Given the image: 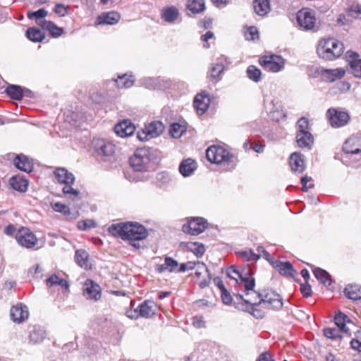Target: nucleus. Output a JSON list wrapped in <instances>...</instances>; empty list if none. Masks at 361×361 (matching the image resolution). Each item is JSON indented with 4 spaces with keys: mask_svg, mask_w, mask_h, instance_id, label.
Segmentation results:
<instances>
[{
    "mask_svg": "<svg viewBox=\"0 0 361 361\" xmlns=\"http://www.w3.org/2000/svg\"><path fill=\"white\" fill-rule=\"evenodd\" d=\"M224 66L222 63H216L212 65L209 71L211 78L215 81H218L221 78L224 73Z\"/></svg>",
    "mask_w": 361,
    "mask_h": 361,
    "instance_id": "79ce46f5",
    "label": "nucleus"
},
{
    "mask_svg": "<svg viewBox=\"0 0 361 361\" xmlns=\"http://www.w3.org/2000/svg\"><path fill=\"white\" fill-rule=\"evenodd\" d=\"M269 117L271 120L276 122H279L285 118L286 114L281 105H276V111H271Z\"/></svg>",
    "mask_w": 361,
    "mask_h": 361,
    "instance_id": "de8ad7c7",
    "label": "nucleus"
},
{
    "mask_svg": "<svg viewBox=\"0 0 361 361\" xmlns=\"http://www.w3.org/2000/svg\"><path fill=\"white\" fill-rule=\"evenodd\" d=\"M13 164L18 169L25 173L32 172L34 168L32 159L23 154L15 157Z\"/></svg>",
    "mask_w": 361,
    "mask_h": 361,
    "instance_id": "4468645a",
    "label": "nucleus"
},
{
    "mask_svg": "<svg viewBox=\"0 0 361 361\" xmlns=\"http://www.w3.org/2000/svg\"><path fill=\"white\" fill-rule=\"evenodd\" d=\"M6 92L10 98L15 100H20L23 97V88L17 85H9Z\"/></svg>",
    "mask_w": 361,
    "mask_h": 361,
    "instance_id": "e433bc0d",
    "label": "nucleus"
},
{
    "mask_svg": "<svg viewBox=\"0 0 361 361\" xmlns=\"http://www.w3.org/2000/svg\"><path fill=\"white\" fill-rule=\"evenodd\" d=\"M47 11L44 8H39L36 11H30L27 13L29 19H35L36 23L42 21V18H45L47 16Z\"/></svg>",
    "mask_w": 361,
    "mask_h": 361,
    "instance_id": "8fccbe9b",
    "label": "nucleus"
},
{
    "mask_svg": "<svg viewBox=\"0 0 361 361\" xmlns=\"http://www.w3.org/2000/svg\"><path fill=\"white\" fill-rule=\"evenodd\" d=\"M345 295L353 300L361 299V286L358 284H349L344 289Z\"/></svg>",
    "mask_w": 361,
    "mask_h": 361,
    "instance_id": "f704fd0d",
    "label": "nucleus"
},
{
    "mask_svg": "<svg viewBox=\"0 0 361 361\" xmlns=\"http://www.w3.org/2000/svg\"><path fill=\"white\" fill-rule=\"evenodd\" d=\"M153 158V152L149 148L142 147L135 150L129 162L135 171L143 173L148 171Z\"/></svg>",
    "mask_w": 361,
    "mask_h": 361,
    "instance_id": "20e7f679",
    "label": "nucleus"
},
{
    "mask_svg": "<svg viewBox=\"0 0 361 361\" xmlns=\"http://www.w3.org/2000/svg\"><path fill=\"white\" fill-rule=\"evenodd\" d=\"M195 274L196 276L200 277L203 274H207L208 275V273H210L207 267L206 264L203 262L197 261V264L196 267L195 268Z\"/></svg>",
    "mask_w": 361,
    "mask_h": 361,
    "instance_id": "bf43d9fd",
    "label": "nucleus"
},
{
    "mask_svg": "<svg viewBox=\"0 0 361 361\" xmlns=\"http://www.w3.org/2000/svg\"><path fill=\"white\" fill-rule=\"evenodd\" d=\"M255 12L259 16H265L271 11L270 0H255L253 2Z\"/></svg>",
    "mask_w": 361,
    "mask_h": 361,
    "instance_id": "bb28decb",
    "label": "nucleus"
},
{
    "mask_svg": "<svg viewBox=\"0 0 361 361\" xmlns=\"http://www.w3.org/2000/svg\"><path fill=\"white\" fill-rule=\"evenodd\" d=\"M241 255L247 260V261H257L258 260L261 255L255 253L252 250H245L241 252Z\"/></svg>",
    "mask_w": 361,
    "mask_h": 361,
    "instance_id": "052dcab7",
    "label": "nucleus"
},
{
    "mask_svg": "<svg viewBox=\"0 0 361 361\" xmlns=\"http://www.w3.org/2000/svg\"><path fill=\"white\" fill-rule=\"evenodd\" d=\"M245 37L247 40L254 41L259 38V31L255 26L249 27L245 32Z\"/></svg>",
    "mask_w": 361,
    "mask_h": 361,
    "instance_id": "603ef678",
    "label": "nucleus"
},
{
    "mask_svg": "<svg viewBox=\"0 0 361 361\" xmlns=\"http://www.w3.org/2000/svg\"><path fill=\"white\" fill-rule=\"evenodd\" d=\"M207 160L216 164H220L226 161V149L220 146H211L206 150Z\"/></svg>",
    "mask_w": 361,
    "mask_h": 361,
    "instance_id": "ddd939ff",
    "label": "nucleus"
},
{
    "mask_svg": "<svg viewBox=\"0 0 361 361\" xmlns=\"http://www.w3.org/2000/svg\"><path fill=\"white\" fill-rule=\"evenodd\" d=\"M109 232L114 236L130 241L142 240L148 235V232L144 226L137 222L130 221L112 224L109 228Z\"/></svg>",
    "mask_w": 361,
    "mask_h": 361,
    "instance_id": "f03ea898",
    "label": "nucleus"
},
{
    "mask_svg": "<svg viewBox=\"0 0 361 361\" xmlns=\"http://www.w3.org/2000/svg\"><path fill=\"white\" fill-rule=\"evenodd\" d=\"M132 76H128L126 74L118 76L116 80H114L118 88H128L130 87L134 82V80L131 78Z\"/></svg>",
    "mask_w": 361,
    "mask_h": 361,
    "instance_id": "c03bdc74",
    "label": "nucleus"
},
{
    "mask_svg": "<svg viewBox=\"0 0 361 361\" xmlns=\"http://www.w3.org/2000/svg\"><path fill=\"white\" fill-rule=\"evenodd\" d=\"M296 141L300 147H310L314 142L310 132H300L296 134Z\"/></svg>",
    "mask_w": 361,
    "mask_h": 361,
    "instance_id": "2f4dec72",
    "label": "nucleus"
},
{
    "mask_svg": "<svg viewBox=\"0 0 361 361\" xmlns=\"http://www.w3.org/2000/svg\"><path fill=\"white\" fill-rule=\"evenodd\" d=\"M348 13L353 18L361 19V6L359 4L353 5L348 8Z\"/></svg>",
    "mask_w": 361,
    "mask_h": 361,
    "instance_id": "4d7b16f0",
    "label": "nucleus"
},
{
    "mask_svg": "<svg viewBox=\"0 0 361 361\" xmlns=\"http://www.w3.org/2000/svg\"><path fill=\"white\" fill-rule=\"evenodd\" d=\"M93 148L97 159L102 161H111L114 159L116 146L112 142L97 139L93 141Z\"/></svg>",
    "mask_w": 361,
    "mask_h": 361,
    "instance_id": "423d86ee",
    "label": "nucleus"
},
{
    "mask_svg": "<svg viewBox=\"0 0 361 361\" xmlns=\"http://www.w3.org/2000/svg\"><path fill=\"white\" fill-rule=\"evenodd\" d=\"M135 127L129 120H124L114 127L115 133L121 137L130 136L135 132Z\"/></svg>",
    "mask_w": 361,
    "mask_h": 361,
    "instance_id": "a211bd4d",
    "label": "nucleus"
},
{
    "mask_svg": "<svg viewBox=\"0 0 361 361\" xmlns=\"http://www.w3.org/2000/svg\"><path fill=\"white\" fill-rule=\"evenodd\" d=\"M212 39H214V35L212 31H207L204 35H202L201 36V40L204 42L203 47L209 49L210 47L209 40Z\"/></svg>",
    "mask_w": 361,
    "mask_h": 361,
    "instance_id": "680f3d73",
    "label": "nucleus"
},
{
    "mask_svg": "<svg viewBox=\"0 0 361 361\" xmlns=\"http://www.w3.org/2000/svg\"><path fill=\"white\" fill-rule=\"evenodd\" d=\"M10 314L13 322L20 323L28 318V308L22 304L16 305L11 309Z\"/></svg>",
    "mask_w": 361,
    "mask_h": 361,
    "instance_id": "6ab92c4d",
    "label": "nucleus"
},
{
    "mask_svg": "<svg viewBox=\"0 0 361 361\" xmlns=\"http://www.w3.org/2000/svg\"><path fill=\"white\" fill-rule=\"evenodd\" d=\"M272 266L282 276L293 278L294 274L297 273V271L294 269L292 264L288 261L281 262L274 260V262H272Z\"/></svg>",
    "mask_w": 361,
    "mask_h": 361,
    "instance_id": "f3484780",
    "label": "nucleus"
},
{
    "mask_svg": "<svg viewBox=\"0 0 361 361\" xmlns=\"http://www.w3.org/2000/svg\"><path fill=\"white\" fill-rule=\"evenodd\" d=\"M346 157H351L361 153V135H353L348 138L343 146Z\"/></svg>",
    "mask_w": 361,
    "mask_h": 361,
    "instance_id": "f8f14e48",
    "label": "nucleus"
},
{
    "mask_svg": "<svg viewBox=\"0 0 361 361\" xmlns=\"http://www.w3.org/2000/svg\"><path fill=\"white\" fill-rule=\"evenodd\" d=\"M214 285L217 287L221 292V300L224 304H226V287L224 284L222 279L219 276H216L213 279Z\"/></svg>",
    "mask_w": 361,
    "mask_h": 361,
    "instance_id": "3c124183",
    "label": "nucleus"
},
{
    "mask_svg": "<svg viewBox=\"0 0 361 361\" xmlns=\"http://www.w3.org/2000/svg\"><path fill=\"white\" fill-rule=\"evenodd\" d=\"M142 85L149 89H154L158 85V80L152 78H145L142 80Z\"/></svg>",
    "mask_w": 361,
    "mask_h": 361,
    "instance_id": "e2e57ef3",
    "label": "nucleus"
},
{
    "mask_svg": "<svg viewBox=\"0 0 361 361\" xmlns=\"http://www.w3.org/2000/svg\"><path fill=\"white\" fill-rule=\"evenodd\" d=\"M255 361H275L271 353L265 351L260 353Z\"/></svg>",
    "mask_w": 361,
    "mask_h": 361,
    "instance_id": "774afa93",
    "label": "nucleus"
},
{
    "mask_svg": "<svg viewBox=\"0 0 361 361\" xmlns=\"http://www.w3.org/2000/svg\"><path fill=\"white\" fill-rule=\"evenodd\" d=\"M187 8L192 13H200L205 10L204 0H188Z\"/></svg>",
    "mask_w": 361,
    "mask_h": 361,
    "instance_id": "4c0bfd02",
    "label": "nucleus"
},
{
    "mask_svg": "<svg viewBox=\"0 0 361 361\" xmlns=\"http://www.w3.org/2000/svg\"><path fill=\"white\" fill-rule=\"evenodd\" d=\"M45 338V331L44 329L39 326H35L33 327V329L30 331V339L34 343H38L42 342Z\"/></svg>",
    "mask_w": 361,
    "mask_h": 361,
    "instance_id": "a19ab883",
    "label": "nucleus"
},
{
    "mask_svg": "<svg viewBox=\"0 0 361 361\" xmlns=\"http://www.w3.org/2000/svg\"><path fill=\"white\" fill-rule=\"evenodd\" d=\"M227 278L233 280L235 283H238L239 286H243L246 296L250 295V292L254 291L253 288L255 286V279L243 276L234 266L227 267Z\"/></svg>",
    "mask_w": 361,
    "mask_h": 361,
    "instance_id": "0eeeda50",
    "label": "nucleus"
},
{
    "mask_svg": "<svg viewBox=\"0 0 361 361\" xmlns=\"http://www.w3.org/2000/svg\"><path fill=\"white\" fill-rule=\"evenodd\" d=\"M289 164L293 171L299 173L305 169L303 156L299 152L293 153L289 158Z\"/></svg>",
    "mask_w": 361,
    "mask_h": 361,
    "instance_id": "5701e85b",
    "label": "nucleus"
},
{
    "mask_svg": "<svg viewBox=\"0 0 361 361\" xmlns=\"http://www.w3.org/2000/svg\"><path fill=\"white\" fill-rule=\"evenodd\" d=\"M324 335L330 339H342L343 336L341 334L342 330L336 328H326L323 330Z\"/></svg>",
    "mask_w": 361,
    "mask_h": 361,
    "instance_id": "09e8293b",
    "label": "nucleus"
},
{
    "mask_svg": "<svg viewBox=\"0 0 361 361\" xmlns=\"http://www.w3.org/2000/svg\"><path fill=\"white\" fill-rule=\"evenodd\" d=\"M26 36L30 40L34 42H42L45 37L44 33L39 28L36 27L28 28L26 31Z\"/></svg>",
    "mask_w": 361,
    "mask_h": 361,
    "instance_id": "ea45409f",
    "label": "nucleus"
},
{
    "mask_svg": "<svg viewBox=\"0 0 361 361\" xmlns=\"http://www.w3.org/2000/svg\"><path fill=\"white\" fill-rule=\"evenodd\" d=\"M296 128L298 130L297 133L310 132L308 119L305 117L300 118L296 123Z\"/></svg>",
    "mask_w": 361,
    "mask_h": 361,
    "instance_id": "864d4df0",
    "label": "nucleus"
},
{
    "mask_svg": "<svg viewBox=\"0 0 361 361\" xmlns=\"http://www.w3.org/2000/svg\"><path fill=\"white\" fill-rule=\"evenodd\" d=\"M75 260L80 267L85 269H90L91 268L89 262V254L85 250H78L75 252Z\"/></svg>",
    "mask_w": 361,
    "mask_h": 361,
    "instance_id": "473e14b6",
    "label": "nucleus"
},
{
    "mask_svg": "<svg viewBox=\"0 0 361 361\" xmlns=\"http://www.w3.org/2000/svg\"><path fill=\"white\" fill-rule=\"evenodd\" d=\"M187 222L182 226L185 233L196 235L202 233L208 226V221L203 217L192 216L186 219Z\"/></svg>",
    "mask_w": 361,
    "mask_h": 361,
    "instance_id": "1a4fd4ad",
    "label": "nucleus"
},
{
    "mask_svg": "<svg viewBox=\"0 0 361 361\" xmlns=\"http://www.w3.org/2000/svg\"><path fill=\"white\" fill-rule=\"evenodd\" d=\"M178 266V262L171 257H166L164 259V264H157L156 266V270L159 273H163L166 270H169L170 272L176 271V269Z\"/></svg>",
    "mask_w": 361,
    "mask_h": 361,
    "instance_id": "7c9ffc66",
    "label": "nucleus"
},
{
    "mask_svg": "<svg viewBox=\"0 0 361 361\" xmlns=\"http://www.w3.org/2000/svg\"><path fill=\"white\" fill-rule=\"evenodd\" d=\"M345 73V71L342 68L324 69L321 72V75L324 81L332 82L343 78Z\"/></svg>",
    "mask_w": 361,
    "mask_h": 361,
    "instance_id": "b1692460",
    "label": "nucleus"
},
{
    "mask_svg": "<svg viewBox=\"0 0 361 361\" xmlns=\"http://www.w3.org/2000/svg\"><path fill=\"white\" fill-rule=\"evenodd\" d=\"M155 303L151 300H145L138 306L139 315L149 318L154 314Z\"/></svg>",
    "mask_w": 361,
    "mask_h": 361,
    "instance_id": "c756f323",
    "label": "nucleus"
},
{
    "mask_svg": "<svg viewBox=\"0 0 361 361\" xmlns=\"http://www.w3.org/2000/svg\"><path fill=\"white\" fill-rule=\"evenodd\" d=\"M192 324L195 328L200 329L205 327V321L201 315L192 318Z\"/></svg>",
    "mask_w": 361,
    "mask_h": 361,
    "instance_id": "69168bd1",
    "label": "nucleus"
},
{
    "mask_svg": "<svg viewBox=\"0 0 361 361\" xmlns=\"http://www.w3.org/2000/svg\"><path fill=\"white\" fill-rule=\"evenodd\" d=\"M37 24L49 32V34L54 37H58L63 34V29L56 25L53 22L42 20L37 22Z\"/></svg>",
    "mask_w": 361,
    "mask_h": 361,
    "instance_id": "72a5a7b5",
    "label": "nucleus"
},
{
    "mask_svg": "<svg viewBox=\"0 0 361 361\" xmlns=\"http://www.w3.org/2000/svg\"><path fill=\"white\" fill-rule=\"evenodd\" d=\"M9 184L15 190L23 192L27 190L28 181L23 177L16 176L10 178Z\"/></svg>",
    "mask_w": 361,
    "mask_h": 361,
    "instance_id": "c85d7f7f",
    "label": "nucleus"
},
{
    "mask_svg": "<svg viewBox=\"0 0 361 361\" xmlns=\"http://www.w3.org/2000/svg\"><path fill=\"white\" fill-rule=\"evenodd\" d=\"M145 130L149 135V137H155L158 136L164 129L163 125L159 121H154L145 126Z\"/></svg>",
    "mask_w": 361,
    "mask_h": 361,
    "instance_id": "58836bf2",
    "label": "nucleus"
},
{
    "mask_svg": "<svg viewBox=\"0 0 361 361\" xmlns=\"http://www.w3.org/2000/svg\"><path fill=\"white\" fill-rule=\"evenodd\" d=\"M73 183H67L64 184V187L62 190L63 193L66 195H70V197H77L79 195V190H75L71 187Z\"/></svg>",
    "mask_w": 361,
    "mask_h": 361,
    "instance_id": "13d9d810",
    "label": "nucleus"
},
{
    "mask_svg": "<svg viewBox=\"0 0 361 361\" xmlns=\"http://www.w3.org/2000/svg\"><path fill=\"white\" fill-rule=\"evenodd\" d=\"M347 55L350 59L349 64L352 73L355 77L361 78V59H358V54L355 51H348Z\"/></svg>",
    "mask_w": 361,
    "mask_h": 361,
    "instance_id": "412c9836",
    "label": "nucleus"
},
{
    "mask_svg": "<svg viewBox=\"0 0 361 361\" xmlns=\"http://www.w3.org/2000/svg\"><path fill=\"white\" fill-rule=\"evenodd\" d=\"M68 7L62 4H56L54 6V11L60 16H65L67 13Z\"/></svg>",
    "mask_w": 361,
    "mask_h": 361,
    "instance_id": "338daca9",
    "label": "nucleus"
},
{
    "mask_svg": "<svg viewBox=\"0 0 361 361\" xmlns=\"http://www.w3.org/2000/svg\"><path fill=\"white\" fill-rule=\"evenodd\" d=\"M121 18L119 13L115 11L104 13L99 16L97 22L99 25H114L116 24Z\"/></svg>",
    "mask_w": 361,
    "mask_h": 361,
    "instance_id": "a878e982",
    "label": "nucleus"
},
{
    "mask_svg": "<svg viewBox=\"0 0 361 361\" xmlns=\"http://www.w3.org/2000/svg\"><path fill=\"white\" fill-rule=\"evenodd\" d=\"M326 118L333 128H341L348 124L350 120L349 114L335 108H330L326 111Z\"/></svg>",
    "mask_w": 361,
    "mask_h": 361,
    "instance_id": "9d476101",
    "label": "nucleus"
},
{
    "mask_svg": "<svg viewBox=\"0 0 361 361\" xmlns=\"http://www.w3.org/2000/svg\"><path fill=\"white\" fill-rule=\"evenodd\" d=\"M54 176L60 183L67 184L75 182L74 175L64 168H58L54 172Z\"/></svg>",
    "mask_w": 361,
    "mask_h": 361,
    "instance_id": "393cba45",
    "label": "nucleus"
},
{
    "mask_svg": "<svg viewBox=\"0 0 361 361\" xmlns=\"http://www.w3.org/2000/svg\"><path fill=\"white\" fill-rule=\"evenodd\" d=\"M259 65L267 71L278 73L284 69L285 59L279 55H264L259 59Z\"/></svg>",
    "mask_w": 361,
    "mask_h": 361,
    "instance_id": "6e6552de",
    "label": "nucleus"
},
{
    "mask_svg": "<svg viewBox=\"0 0 361 361\" xmlns=\"http://www.w3.org/2000/svg\"><path fill=\"white\" fill-rule=\"evenodd\" d=\"M197 169V163L195 160L188 158L183 160L179 165V172L184 177L190 176Z\"/></svg>",
    "mask_w": 361,
    "mask_h": 361,
    "instance_id": "aec40b11",
    "label": "nucleus"
},
{
    "mask_svg": "<svg viewBox=\"0 0 361 361\" xmlns=\"http://www.w3.org/2000/svg\"><path fill=\"white\" fill-rule=\"evenodd\" d=\"M186 130V127L178 123H173L170 125V133L173 138H179Z\"/></svg>",
    "mask_w": 361,
    "mask_h": 361,
    "instance_id": "49530a36",
    "label": "nucleus"
},
{
    "mask_svg": "<svg viewBox=\"0 0 361 361\" xmlns=\"http://www.w3.org/2000/svg\"><path fill=\"white\" fill-rule=\"evenodd\" d=\"M259 300L252 299H243V295L239 293H233L231 295L227 290V305H232L236 310L250 314L257 319H263L265 312L260 307L279 310L283 307V298L276 291L264 290L262 293H254Z\"/></svg>",
    "mask_w": 361,
    "mask_h": 361,
    "instance_id": "f257e3e1",
    "label": "nucleus"
},
{
    "mask_svg": "<svg viewBox=\"0 0 361 361\" xmlns=\"http://www.w3.org/2000/svg\"><path fill=\"white\" fill-rule=\"evenodd\" d=\"M16 239L19 245L26 248H32L37 240L35 234L27 228H22L16 233Z\"/></svg>",
    "mask_w": 361,
    "mask_h": 361,
    "instance_id": "9b49d317",
    "label": "nucleus"
},
{
    "mask_svg": "<svg viewBox=\"0 0 361 361\" xmlns=\"http://www.w3.org/2000/svg\"><path fill=\"white\" fill-rule=\"evenodd\" d=\"M296 21L299 30L302 31L317 32L319 27L317 25L315 11L309 8H302L297 12Z\"/></svg>",
    "mask_w": 361,
    "mask_h": 361,
    "instance_id": "39448f33",
    "label": "nucleus"
},
{
    "mask_svg": "<svg viewBox=\"0 0 361 361\" xmlns=\"http://www.w3.org/2000/svg\"><path fill=\"white\" fill-rule=\"evenodd\" d=\"M83 292L90 299L98 300L101 298L100 286L90 279H87L85 282Z\"/></svg>",
    "mask_w": 361,
    "mask_h": 361,
    "instance_id": "dca6fc26",
    "label": "nucleus"
},
{
    "mask_svg": "<svg viewBox=\"0 0 361 361\" xmlns=\"http://www.w3.org/2000/svg\"><path fill=\"white\" fill-rule=\"evenodd\" d=\"M172 180L171 175L166 171H161L157 174L156 181L159 187L166 186Z\"/></svg>",
    "mask_w": 361,
    "mask_h": 361,
    "instance_id": "a18cd8bd",
    "label": "nucleus"
},
{
    "mask_svg": "<svg viewBox=\"0 0 361 361\" xmlns=\"http://www.w3.org/2000/svg\"><path fill=\"white\" fill-rule=\"evenodd\" d=\"M52 209L55 212L63 214L65 216H69L71 214V211L68 207L60 202L53 204Z\"/></svg>",
    "mask_w": 361,
    "mask_h": 361,
    "instance_id": "6e6d98bb",
    "label": "nucleus"
},
{
    "mask_svg": "<svg viewBox=\"0 0 361 361\" xmlns=\"http://www.w3.org/2000/svg\"><path fill=\"white\" fill-rule=\"evenodd\" d=\"M313 274L315 278L324 286H329L331 284V275L326 270L321 268H315L313 270Z\"/></svg>",
    "mask_w": 361,
    "mask_h": 361,
    "instance_id": "c9c22d12",
    "label": "nucleus"
},
{
    "mask_svg": "<svg viewBox=\"0 0 361 361\" xmlns=\"http://www.w3.org/2000/svg\"><path fill=\"white\" fill-rule=\"evenodd\" d=\"M180 11L175 6H167L161 11V18L170 24L175 23L180 17Z\"/></svg>",
    "mask_w": 361,
    "mask_h": 361,
    "instance_id": "2eb2a0df",
    "label": "nucleus"
},
{
    "mask_svg": "<svg viewBox=\"0 0 361 361\" xmlns=\"http://www.w3.org/2000/svg\"><path fill=\"white\" fill-rule=\"evenodd\" d=\"M335 324L342 330V332L345 334L348 337L351 336V333L349 329L346 327V323L351 322L350 319L341 312H338L334 317Z\"/></svg>",
    "mask_w": 361,
    "mask_h": 361,
    "instance_id": "cd10ccee",
    "label": "nucleus"
},
{
    "mask_svg": "<svg viewBox=\"0 0 361 361\" xmlns=\"http://www.w3.org/2000/svg\"><path fill=\"white\" fill-rule=\"evenodd\" d=\"M300 292L305 298H309L312 295V292L311 286L308 283V282L304 284H300Z\"/></svg>",
    "mask_w": 361,
    "mask_h": 361,
    "instance_id": "0e129e2a",
    "label": "nucleus"
},
{
    "mask_svg": "<svg viewBox=\"0 0 361 361\" xmlns=\"http://www.w3.org/2000/svg\"><path fill=\"white\" fill-rule=\"evenodd\" d=\"M95 226L96 223L92 219L82 220L78 222V228L81 231H85L89 228H94Z\"/></svg>",
    "mask_w": 361,
    "mask_h": 361,
    "instance_id": "5fc2aeb1",
    "label": "nucleus"
},
{
    "mask_svg": "<svg viewBox=\"0 0 361 361\" xmlns=\"http://www.w3.org/2000/svg\"><path fill=\"white\" fill-rule=\"evenodd\" d=\"M343 52V45L336 39L321 40L317 49L318 56L325 60L332 61Z\"/></svg>",
    "mask_w": 361,
    "mask_h": 361,
    "instance_id": "7ed1b4c3",
    "label": "nucleus"
},
{
    "mask_svg": "<svg viewBox=\"0 0 361 361\" xmlns=\"http://www.w3.org/2000/svg\"><path fill=\"white\" fill-rule=\"evenodd\" d=\"M246 73L247 78L255 82H258L261 80L262 72L260 69L255 66H249L247 68Z\"/></svg>",
    "mask_w": 361,
    "mask_h": 361,
    "instance_id": "37998d69",
    "label": "nucleus"
},
{
    "mask_svg": "<svg viewBox=\"0 0 361 361\" xmlns=\"http://www.w3.org/2000/svg\"><path fill=\"white\" fill-rule=\"evenodd\" d=\"M209 104V98L204 92L197 94L195 96L193 105L199 114H204L207 110Z\"/></svg>",
    "mask_w": 361,
    "mask_h": 361,
    "instance_id": "4be33fe9",
    "label": "nucleus"
}]
</instances>
